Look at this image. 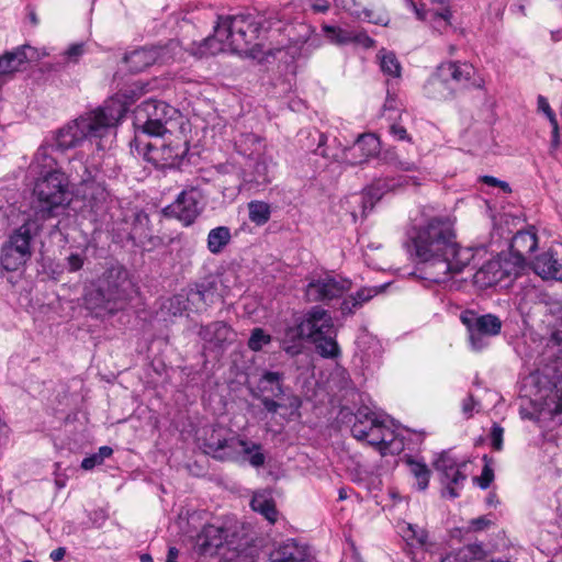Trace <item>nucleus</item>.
Wrapping results in <instances>:
<instances>
[{"mask_svg": "<svg viewBox=\"0 0 562 562\" xmlns=\"http://www.w3.org/2000/svg\"><path fill=\"white\" fill-rule=\"evenodd\" d=\"M360 308L359 304L352 297V295L346 296L340 304V312L342 316H350L356 313Z\"/></svg>", "mask_w": 562, "mask_h": 562, "instance_id": "13d9d810", "label": "nucleus"}, {"mask_svg": "<svg viewBox=\"0 0 562 562\" xmlns=\"http://www.w3.org/2000/svg\"><path fill=\"white\" fill-rule=\"evenodd\" d=\"M135 137L139 136L142 139V135L147 136H164L169 130L167 126L162 125L160 122L156 121L154 117L148 116V114H143L142 122H137V115L135 116Z\"/></svg>", "mask_w": 562, "mask_h": 562, "instance_id": "c756f323", "label": "nucleus"}, {"mask_svg": "<svg viewBox=\"0 0 562 562\" xmlns=\"http://www.w3.org/2000/svg\"><path fill=\"white\" fill-rule=\"evenodd\" d=\"M504 429L498 424H493L491 429V443L494 450L501 451L503 448Z\"/></svg>", "mask_w": 562, "mask_h": 562, "instance_id": "4d7b16f0", "label": "nucleus"}, {"mask_svg": "<svg viewBox=\"0 0 562 562\" xmlns=\"http://www.w3.org/2000/svg\"><path fill=\"white\" fill-rule=\"evenodd\" d=\"M32 49L29 45H22L13 50L5 52L0 56V75H9L20 70L21 66L27 61L26 50Z\"/></svg>", "mask_w": 562, "mask_h": 562, "instance_id": "a878e982", "label": "nucleus"}, {"mask_svg": "<svg viewBox=\"0 0 562 562\" xmlns=\"http://www.w3.org/2000/svg\"><path fill=\"white\" fill-rule=\"evenodd\" d=\"M87 259L86 254L82 252H71L66 257V269L68 272H77L79 271Z\"/></svg>", "mask_w": 562, "mask_h": 562, "instance_id": "864d4df0", "label": "nucleus"}, {"mask_svg": "<svg viewBox=\"0 0 562 562\" xmlns=\"http://www.w3.org/2000/svg\"><path fill=\"white\" fill-rule=\"evenodd\" d=\"M379 146V138L374 134H361L357 137L350 150L362 151L366 157H369L378 153Z\"/></svg>", "mask_w": 562, "mask_h": 562, "instance_id": "ea45409f", "label": "nucleus"}, {"mask_svg": "<svg viewBox=\"0 0 562 562\" xmlns=\"http://www.w3.org/2000/svg\"><path fill=\"white\" fill-rule=\"evenodd\" d=\"M497 258L501 261L502 270H505L504 280L517 278L526 267V260L510 251L509 254H499Z\"/></svg>", "mask_w": 562, "mask_h": 562, "instance_id": "2f4dec72", "label": "nucleus"}, {"mask_svg": "<svg viewBox=\"0 0 562 562\" xmlns=\"http://www.w3.org/2000/svg\"><path fill=\"white\" fill-rule=\"evenodd\" d=\"M381 70L392 77H401V64L392 52L384 53L380 63Z\"/></svg>", "mask_w": 562, "mask_h": 562, "instance_id": "c03bdc74", "label": "nucleus"}, {"mask_svg": "<svg viewBox=\"0 0 562 562\" xmlns=\"http://www.w3.org/2000/svg\"><path fill=\"white\" fill-rule=\"evenodd\" d=\"M249 167H251V171L246 173V181L257 184L270 182L269 165L263 157H258Z\"/></svg>", "mask_w": 562, "mask_h": 562, "instance_id": "4c0bfd02", "label": "nucleus"}, {"mask_svg": "<svg viewBox=\"0 0 562 562\" xmlns=\"http://www.w3.org/2000/svg\"><path fill=\"white\" fill-rule=\"evenodd\" d=\"M390 133L398 140H411L406 128L400 124H392Z\"/></svg>", "mask_w": 562, "mask_h": 562, "instance_id": "69168bd1", "label": "nucleus"}, {"mask_svg": "<svg viewBox=\"0 0 562 562\" xmlns=\"http://www.w3.org/2000/svg\"><path fill=\"white\" fill-rule=\"evenodd\" d=\"M301 330L305 331V337L310 341L328 333L333 334L336 329L329 312L318 305L311 307L301 317Z\"/></svg>", "mask_w": 562, "mask_h": 562, "instance_id": "4468645a", "label": "nucleus"}, {"mask_svg": "<svg viewBox=\"0 0 562 562\" xmlns=\"http://www.w3.org/2000/svg\"><path fill=\"white\" fill-rule=\"evenodd\" d=\"M265 19L254 13L218 15L214 31L225 36L227 47L233 53H247L249 46L259 37Z\"/></svg>", "mask_w": 562, "mask_h": 562, "instance_id": "20e7f679", "label": "nucleus"}, {"mask_svg": "<svg viewBox=\"0 0 562 562\" xmlns=\"http://www.w3.org/2000/svg\"><path fill=\"white\" fill-rule=\"evenodd\" d=\"M406 464L408 465V470L411 474L417 481V487L419 491H425L428 487L429 479H430V470L427 464L417 460H414L412 457H406Z\"/></svg>", "mask_w": 562, "mask_h": 562, "instance_id": "c9c22d12", "label": "nucleus"}, {"mask_svg": "<svg viewBox=\"0 0 562 562\" xmlns=\"http://www.w3.org/2000/svg\"><path fill=\"white\" fill-rule=\"evenodd\" d=\"M370 432V424L368 423H353L351 427L352 436L360 441H364Z\"/></svg>", "mask_w": 562, "mask_h": 562, "instance_id": "bf43d9fd", "label": "nucleus"}, {"mask_svg": "<svg viewBox=\"0 0 562 562\" xmlns=\"http://www.w3.org/2000/svg\"><path fill=\"white\" fill-rule=\"evenodd\" d=\"M271 342V336L266 334L262 328L256 327L252 329L248 340V348L252 351H260L263 346Z\"/></svg>", "mask_w": 562, "mask_h": 562, "instance_id": "09e8293b", "label": "nucleus"}, {"mask_svg": "<svg viewBox=\"0 0 562 562\" xmlns=\"http://www.w3.org/2000/svg\"><path fill=\"white\" fill-rule=\"evenodd\" d=\"M384 286H372V288H361L355 294H351L356 302L359 304L360 308L364 303L369 302L372 297H374Z\"/></svg>", "mask_w": 562, "mask_h": 562, "instance_id": "603ef678", "label": "nucleus"}, {"mask_svg": "<svg viewBox=\"0 0 562 562\" xmlns=\"http://www.w3.org/2000/svg\"><path fill=\"white\" fill-rule=\"evenodd\" d=\"M136 293L128 270L120 262H108L97 279L86 286L83 302L97 317L114 314L123 308Z\"/></svg>", "mask_w": 562, "mask_h": 562, "instance_id": "f03ea898", "label": "nucleus"}, {"mask_svg": "<svg viewBox=\"0 0 562 562\" xmlns=\"http://www.w3.org/2000/svg\"><path fill=\"white\" fill-rule=\"evenodd\" d=\"M103 461L99 458L97 453H93L89 457H86L81 462V468L83 470H92L94 467L101 464Z\"/></svg>", "mask_w": 562, "mask_h": 562, "instance_id": "774afa93", "label": "nucleus"}, {"mask_svg": "<svg viewBox=\"0 0 562 562\" xmlns=\"http://www.w3.org/2000/svg\"><path fill=\"white\" fill-rule=\"evenodd\" d=\"M269 562H312L308 548L289 539L269 554Z\"/></svg>", "mask_w": 562, "mask_h": 562, "instance_id": "6ab92c4d", "label": "nucleus"}, {"mask_svg": "<svg viewBox=\"0 0 562 562\" xmlns=\"http://www.w3.org/2000/svg\"><path fill=\"white\" fill-rule=\"evenodd\" d=\"M362 16L368 22L378 24V25H387L389 19L383 18L382 15H375L372 10L364 9L362 11Z\"/></svg>", "mask_w": 562, "mask_h": 562, "instance_id": "0e129e2a", "label": "nucleus"}, {"mask_svg": "<svg viewBox=\"0 0 562 562\" xmlns=\"http://www.w3.org/2000/svg\"><path fill=\"white\" fill-rule=\"evenodd\" d=\"M124 60L130 65L132 71L139 72L155 61V56L150 50L140 48L126 54Z\"/></svg>", "mask_w": 562, "mask_h": 562, "instance_id": "72a5a7b5", "label": "nucleus"}, {"mask_svg": "<svg viewBox=\"0 0 562 562\" xmlns=\"http://www.w3.org/2000/svg\"><path fill=\"white\" fill-rule=\"evenodd\" d=\"M245 446V439H240L236 436L225 437L222 441L221 448L216 450L214 454L215 460L225 462H238L241 460L243 448Z\"/></svg>", "mask_w": 562, "mask_h": 562, "instance_id": "bb28decb", "label": "nucleus"}, {"mask_svg": "<svg viewBox=\"0 0 562 562\" xmlns=\"http://www.w3.org/2000/svg\"><path fill=\"white\" fill-rule=\"evenodd\" d=\"M434 468L439 475L442 497L457 498L460 496V490L463 488L467 481L464 469L465 461H459L450 451H442L434 462Z\"/></svg>", "mask_w": 562, "mask_h": 562, "instance_id": "9d476101", "label": "nucleus"}, {"mask_svg": "<svg viewBox=\"0 0 562 562\" xmlns=\"http://www.w3.org/2000/svg\"><path fill=\"white\" fill-rule=\"evenodd\" d=\"M217 285V277L207 276L188 288L187 301L194 305L196 311L205 308L214 302Z\"/></svg>", "mask_w": 562, "mask_h": 562, "instance_id": "dca6fc26", "label": "nucleus"}, {"mask_svg": "<svg viewBox=\"0 0 562 562\" xmlns=\"http://www.w3.org/2000/svg\"><path fill=\"white\" fill-rule=\"evenodd\" d=\"M351 288V282L344 278L325 276L311 280L305 289V297L311 303H328L344 295Z\"/></svg>", "mask_w": 562, "mask_h": 562, "instance_id": "f8f14e48", "label": "nucleus"}, {"mask_svg": "<svg viewBox=\"0 0 562 562\" xmlns=\"http://www.w3.org/2000/svg\"><path fill=\"white\" fill-rule=\"evenodd\" d=\"M384 431L385 427L381 420L378 423L370 422V432L364 441L374 447L386 446Z\"/></svg>", "mask_w": 562, "mask_h": 562, "instance_id": "de8ad7c7", "label": "nucleus"}, {"mask_svg": "<svg viewBox=\"0 0 562 562\" xmlns=\"http://www.w3.org/2000/svg\"><path fill=\"white\" fill-rule=\"evenodd\" d=\"M198 336L209 346L216 349H224L231 344L234 336L232 327L223 321H215L206 325H201Z\"/></svg>", "mask_w": 562, "mask_h": 562, "instance_id": "f3484780", "label": "nucleus"}, {"mask_svg": "<svg viewBox=\"0 0 562 562\" xmlns=\"http://www.w3.org/2000/svg\"><path fill=\"white\" fill-rule=\"evenodd\" d=\"M491 525V520H488L485 516H481L470 520V529L473 531H481L486 529Z\"/></svg>", "mask_w": 562, "mask_h": 562, "instance_id": "338daca9", "label": "nucleus"}, {"mask_svg": "<svg viewBox=\"0 0 562 562\" xmlns=\"http://www.w3.org/2000/svg\"><path fill=\"white\" fill-rule=\"evenodd\" d=\"M484 467L480 476H475L473 480L482 490L490 487L494 480V470L492 468V459L486 454L483 456Z\"/></svg>", "mask_w": 562, "mask_h": 562, "instance_id": "8fccbe9b", "label": "nucleus"}, {"mask_svg": "<svg viewBox=\"0 0 562 562\" xmlns=\"http://www.w3.org/2000/svg\"><path fill=\"white\" fill-rule=\"evenodd\" d=\"M201 193L199 190L191 188L183 190L177 199L162 209V214L168 218H176L184 226L192 225L200 215Z\"/></svg>", "mask_w": 562, "mask_h": 562, "instance_id": "9b49d317", "label": "nucleus"}, {"mask_svg": "<svg viewBox=\"0 0 562 562\" xmlns=\"http://www.w3.org/2000/svg\"><path fill=\"white\" fill-rule=\"evenodd\" d=\"M225 437L223 428H212L210 432H207L203 442L205 453L214 458V454L217 452L216 450L221 448L222 441Z\"/></svg>", "mask_w": 562, "mask_h": 562, "instance_id": "37998d69", "label": "nucleus"}, {"mask_svg": "<svg viewBox=\"0 0 562 562\" xmlns=\"http://www.w3.org/2000/svg\"><path fill=\"white\" fill-rule=\"evenodd\" d=\"M460 319L467 327L471 349L481 351L488 345L491 337L501 333L502 321L493 314L479 315L476 312L467 310L461 313Z\"/></svg>", "mask_w": 562, "mask_h": 562, "instance_id": "1a4fd4ad", "label": "nucleus"}, {"mask_svg": "<svg viewBox=\"0 0 562 562\" xmlns=\"http://www.w3.org/2000/svg\"><path fill=\"white\" fill-rule=\"evenodd\" d=\"M405 246L415 258L420 278L435 283L446 282L460 273L474 258L472 248L457 241L453 223L447 216H434L412 226Z\"/></svg>", "mask_w": 562, "mask_h": 562, "instance_id": "f257e3e1", "label": "nucleus"}, {"mask_svg": "<svg viewBox=\"0 0 562 562\" xmlns=\"http://www.w3.org/2000/svg\"><path fill=\"white\" fill-rule=\"evenodd\" d=\"M248 462L254 468H260L266 462V456L262 452L260 443L245 440L241 460L239 463Z\"/></svg>", "mask_w": 562, "mask_h": 562, "instance_id": "e433bc0d", "label": "nucleus"}, {"mask_svg": "<svg viewBox=\"0 0 562 562\" xmlns=\"http://www.w3.org/2000/svg\"><path fill=\"white\" fill-rule=\"evenodd\" d=\"M485 551L481 544H468L448 553L441 562H484Z\"/></svg>", "mask_w": 562, "mask_h": 562, "instance_id": "cd10ccee", "label": "nucleus"}, {"mask_svg": "<svg viewBox=\"0 0 562 562\" xmlns=\"http://www.w3.org/2000/svg\"><path fill=\"white\" fill-rule=\"evenodd\" d=\"M63 155L50 142H44L36 150L30 165L31 171L38 176L50 175L53 172H63L59 162Z\"/></svg>", "mask_w": 562, "mask_h": 562, "instance_id": "2eb2a0df", "label": "nucleus"}, {"mask_svg": "<svg viewBox=\"0 0 562 562\" xmlns=\"http://www.w3.org/2000/svg\"><path fill=\"white\" fill-rule=\"evenodd\" d=\"M532 269L542 279L562 282V257L553 248L537 256Z\"/></svg>", "mask_w": 562, "mask_h": 562, "instance_id": "a211bd4d", "label": "nucleus"}, {"mask_svg": "<svg viewBox=\"0 0 562 562\" xmlns=\"http://www.w3.org/2000/svg\"><path fill=\"white\" fill-rule=\"evenodd\" d=\"M322 29L326 37L335 44H347L352 41H360L359 37H356V35H352L350 32L339 26L324 24Z\"/></svg>", "mask_w": 562, "mask_h": 562, "instance_id": "79ce46f5", "label": "nucleus"}, {"mask_svg": "<svg viewBox=\"0 0 562 562\" xmlns=\"http://www.w3.org/2000/svg\"><path fill=\"white\" fill-rule=\"evenodd\" d=\"M127 110L126 103L121 99L111 98L103 105L60 128L49 142L64 155L86 138L104 137L125 116Z\"/></svg>", "mask_w": 562, "mask_h": 562, "instance_id": "7ed1b4c3", "label": "nucleus"}, {"mask_svg": "<svg viewBox=\"0 0 562 562\" xmlns=\"http://www.w3.org/2000/svg\"><path fill=\"white\" fill-rule=\"evenodd\" d=\"M150 220L146 212L139 211L135 214L132 234L134 237L148 238V224Z\"/></svg>", "mask_w": 562, "mask_h": 562, "instance_id": "49530a36", "label": "nucleus"}, {"mask_svg": "<svg viewBox=\"0 0 562 562\" xmlns=\"http://www.w3.org/2000/svg\"><path fill=\"white\" fill-rule=\"evenodd\" d=\"M404 537L407 540H411L412 543L428 550L431 547V542L429 541L428 531L417 525L407 524L406 530L404 531Z\"/></svg>", "mask_w": 562, "mask_h": 562, "instance_id": "a19ab883", "label": "nucleus"}, {"mask_svg": "<svg viewBox=\"0 0 562 562\" xmlns=\"http://www.w3.org/2000/svg\"><path fill=\"white\" fill-rule=\"evenodd\" d=\"M501 261L494 258L485 262L474 274L475 282L483 288L494 286L504 281V271Z\"/></svg>", "mask_w": 562, "mask_h": 562, "instance_id": "5701e85b", "label": "nucleus"}, {"mask_svg": "<svg viewBox=\"0 0 562 562\" xmlns=\"http://www.w3.org/2000/svg\"><path fill=\"white\" fill-rule=\"evenodd\" d=\"M284 374L282 372L265 371L260 376L257 387L250 394L269 395L276 398L284 395Z\"/></svg>", "mask_w": 562, "mask_h": 562, "instance_id": "4be33fe9", "label": "nucleus"}, {"mask_svg": "<svg viewBox=\"0 0 562 562\" xmlns=\"http://www.w3.org/2000/svg\"><path fill=\"white\" fill-rule=\"evenodd\" d=\"M301 317L296 319L293 326H289L284 331L283 344L286 342H299L302 339H306L305 331L301 330Z\"/></svg>", "mask_w": 562, "mask_h": 562, "instance_id": "3c124183", "label": "nucleus"}, {"mask_svg": "<svg viewBox=\"0 0 562 562\" xmlns=\"http://www.w3.org/2000/svg\"><path fill=\"white\" fill-rule=\"evenodd\" d=\"M537 103H538V110L546 114L550 124L555 125V123H558V120H557L555 113L551 109L547 98H544L543 95H538Z\"/></svg>", "mask_w": 562, "mask_h": 562, "instance_id": "6e6d98bb", "label": "nucleus"}, {"mask_svg": "<svg viewBox=\"0 0 562 562\" xmlns=\"http://www.w3.org/2000/svg\"><path fill=\"white\" fill-rule=\"evenodd\" d=\"M38 226L35 221H27L16 228L1 247L0 268L4 271H16L32 256L31 240Z\"/></svg>", "mask_w": 562, "mask_h": 562, "instance_id": "0eeeda50", "label": "nucleus"}, {"mask_svg": "<svg viewBox=\"0 0 562 562\" xmlns=\"http://www.w3.org/2000/svg\"><path fill=\"white\" fill-rule=\"evenodd\" d=\"M424 91L428 98L436 100H448L453 98L456 87L450 85L447 79L439 77V70L432 74L424 86Z\"/></svg>", "mask_w": 562, "mask_h": 562, "instance_id": "393cba45", "label": "nucleus"}, {"mask_svg": "<svg viewBox=\"0 0 562 562\" xmlns=\"http://www.w3.org/2000/svg\"><path fill=\"white\" fill-rule=\"evenodd\" d=\"M437 69L439 70V77L447 79L456 89L459 86L467 85L474 71L471 65L465 63L461 64L459 61L441 63Z\"/></svg>", "mask_w": 562, "mask_h": 562, "instance_id": "412c9836", "label": "nucleus"}, {"mask_svg": "<svg viewBox=\"0 0 562 562\" xmlns=\"http://www.w3.org/2000/svg\"><path fill=\"white\" fill-rule=\"evenodd\" d=\"M143 114H148L165 126L180 116V112L176 108L165 101L154 99L147 100L138 106L137 122H142Z\"/></svg>", "mask_w": 562, "mask_h": 562, "instance_id": "aec40b11", "label": "nucleus"}, {"mask_svg": "<svg viewBox=\"0 0 562 562\" xmlns=\"http://www.w3.org/2000/svg\"><path fill=\"white\" fill-rule=\"evenodd\" d=\"M537 247L538 237L533 229L519 231L512 238L509 251L526 260L527 255L535 251Z\"/></svg>", "mask_w": 562, "mask_h": 562, "instance_id": "b1692460", "label": "nucleus"}, {"mask_svg": "<svg viewBox=\"0 0 562 562\" xmlns=\"http://www.w3.org/2000/svg\"><path fill=\"white\" fill-rule=\"evenodd\" d=\"M238 537L237 526L233 524H206L194 539V550L200 555L213 557L223 546L233 548Z\"/></svg>", "mask_w": 562, "mask_h": 562, "instance_id": "6e6552de", "label": "nucleus"}, {"mask_svg": "<svg viewBox=\"0 0 562 562\" xmlns=\"http://www.w3.org/2000/svg\"><path fill=\"white\" fill-rule=\"evenodd\" d=\"M131 149L142 155L145 160L151 162L156 168H178L189 151V143L181 138L170 140L169 143L144 142L139 136L131 142Z\"/></svg>", "mask_w": 562, "mask_h": 562, "instance_id": "423d86ee", "label": "nucleus"}, {"mask_svg": "<svg viewBox=\"0 0 562 562\" xmlns=\"http://www.w3.org/2000/svg\"><path fill=\"white\" fill-rule=\"evenodd\" d=\"M33 193L36 215L42 220L58 216L71 200L65 172L38 176Z\"/></svg>", "mask_w": 562, "mask_h": 562, "instance_id": "39448f33", "label": "nucleus"}, {"mask_svg": "<svg viewBox=\"0 0 562 562\" xmlns=\"http://www.w3.org/2000/svg\"><path fill=\"white\" fill-rule=\"evenodd\" d=\"M355 418H356L355 423L370 424V422H374V423L379 422V419L374 416V414L367 406L359 407L355 414Z\"/></svg>", "mask_w": 562, "mask_h": 562, "instance_id": "052dcab7", "label": "nucleus"}, {"mask_svg": "<svg viewBox=\"0 0 562 562\" xmlns=\"http://www.w3.org/2000/svg\"><path fill=\"white\" fill-rule=\"evenodd\" d=\"M251 508L261 514L270 524H274L278 518V510L274 501L263 495H255L250 502Z\"/></svg>", "mask_w": 562, "mask_h": 562, "instance_id": "f704fd0d", "label": "nucleus"}, {"mask_svg": "<svg viewBox=\"0 0 562 562\" xmlns=\"http://www.w3.org/2000/svg\"><path fill=\"white\" fill-rule=\"evenodd\" d=\"M452 13L450 8L446 7L441 11H435L430 16V24L434 30L442 33L451 24Z\"/></svg>", "mask_w": 562, "mask_h": 562, "instance_id": "a18cd8bd", "label": "nucleus"}, {"mask_svg": "<svg viewBox=\"0 0 562 562\" xmlns=\"http://www.w3.org/2000/svg\"><path fill=\"white\" fill-rule=\"evenodd\" d=\"M226 48L228 47L225 36L217 35L214 32V35H210L201 42L195 54L200 57L214 56Z\"/></svg>", "mask_w": 562, "mask_h": 562, "instance_id": "473e14b6", "label": "nucleus"}, {"mask_svg": "<svg viewBox=\"0 0 562 562\" xmlns=\"http://www.w3.org/2000/svg\"><path fill=\"white\" fill-rule=\"evenodd\" d=\"M249 220L258 226L269 222L271 216V207L263 201H250L248 203Z\"/></svg>", "mask_w": 562, "mask_h": 562, "instance_id": "58836bf2", "label": "nucleus"}, {"mask_svg": "<svg viewBox=\"0 0 562 562\" xmlns=\"http://www.w3.org/2000/svg\"><path fill=\"white\" fill-rule=\"evenodd\" d=\"M109 515L105 509L98 508L91 512L90 514V520L92 525L97 528H100L104 525V522L108 520Z\"/></svg>", "mask_w": 562, "mask_h": 562, "instance_id": "680f3d73", "label": "nucleus"}, {"mask_svg": "<svg viewBox=\"0 0 562 562\" xmlns=\"http://www.w3.org/2000/svg\"><path fill=\"white\" fill-rule=\"evenodd\" d=\"M232 234L227 226H217L212 228L207 234V250L213 255L221 254L231 243Z\"/></svg>", "mask_w": 562, "mask_h": 562, "instance_id": "c85d7f7f", "label": "nucleus"}, {"mask_svg": "<svg viewBox=\"0 0 562 562\" xmlns=\"http://www.w3.org/2000/svg\"><path fill=\"white\" fill-rule=\"evenodd\" d=\"M251 396L259 400L265 409L270 414H276L280 408L285 407V405L274 400L276 397L269 395L254 394Z\"/></svg>", "mask_w": 562, "mask_h": 562, "instance_id": "5fc2aeb1", "label": "nucleus"}, {"mask_svg": "<svg viewBox=\"0 0 562 562\" xmlns=\"http://www.w3.org/2000/svg\"><path fill=\"white\" fill-rule=\"evenodd\" d=\"M401 186V181L393 177L376 178L373 182L366 187L360 194L352 198L360 207L361 217H367L373 210L374 205L390 191Z\"/></svg>", "mask_w": 562, "mask_h": 562, "instance_id": "ddd939ff", "label": "nucleus"}, {"mask_svg": "<svg viewBox=\"0 0 562 562\" xmlns=\"http://www.w3.org/2000/svg\"><path fill=\"white\" fill-rule=\"evenodd\" d=\"M300 33L299 36L293 38L295 44H305L308 42L311 35L314 32V29L311 25L307 24H300Z\"/></svg>", "mask_w": 562, "mask_h": 562, "instance_id": "e2e57ef3", "label": "nucleus"}, {"mask_svg": "<svg viewBox=\"0 0 562 562\" xmlns=\"http://www.w3.org/2000/svg\"><path fill=\"white\" fill-rule=\"evenodd\" d=\"M336 330L333 334L324 335L317 339H314L312 342L315 346L316 352L326 359H335L338 358L341 353L339 345L336 340Z\"/></svg>", "mask_w": 562, "mask_h": 562, "instance_id": "7c9ffc66", "label": "nucleus"}]
</instances>
